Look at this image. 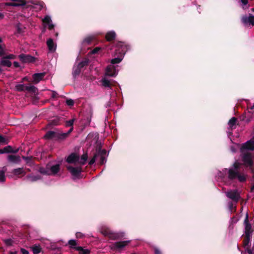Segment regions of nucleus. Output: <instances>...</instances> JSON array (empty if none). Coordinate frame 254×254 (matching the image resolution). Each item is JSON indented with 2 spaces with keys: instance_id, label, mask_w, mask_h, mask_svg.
I'll list each match as a JSON object with an SVG mask.
<instances>
[{
  "instance_id": "f257e3e1",
  "label": "nucleus",
  "mask_w": 254,
  "mask_h": 254,
  "mask_svg": "<svg viewBox=\"0 0 254 254\" xmlns=\"http://www.w3.org/2000/svg\"><path fill=\"white\" fill-rule=\"evenodd\" d=\"M238 163L235 162L234 164V169L232 168L229 170L227 169H225L223 170L222 172H219L218 173V179H220L223 181H225V180L226 179L228 176V178L230 180L238 179V180L241 182L245 181L247 176L245 174L243 173H240L238 172Z\"/></svg>"
},
{
  "instance_id": "f03ea898",
  "label": "nucleus",
  "mask_w": 254,
  "mask_h": 254,
  "mask_svg": "<svg viewBox=\"0 0 254 254\" xmlns=\"http://www.w3.org/2000/svg\"><path fill=\"white\" fill-rule=\"evenodd\" d=\"M118 73V70L116 69V67L112 64L108 65L106 69L105 76L102 79V83L105 87L110 88L111 85L113 84V82L114 81L109 80L107 76L115 77Z\"/></svg>"
},
{
  "instance_id": "7ed1b4c3",
  "label": "nucleus",
  "mask_w": 254,
  "mask_h": 254,
  "mask_svg": "<svg viewBox=\"0 0 254 254\" xmlns=\"http://www.w3.org/2000/svg\"><path fill=\"white\" fill-rule=\"evenodd\" d=\"M242 153L243 161L244 165L249 167L250 169L253 172L254 170V153L250 152H244Z\"/></svg>"
},
{
  "instance_id": "20e7f679",
  "label": "nucleus",
  "mask_w": 254,
  "mask_h": 254,
  "mask_svg": "<svg viewBox=\"0 0 254 254\" xmlns=\"http://www.w3.org/2000/svg\"><path fill=\"white\" fill-rule=\"evenodd\" d=\"M118 49L116 50V55H117V51H119V56L117 58H115L112 59L111 61L112 65L120 63L123 60L124 55L125 54V52L127 49L126 46L123 45L122 43H120L118 45Z\"/></svg>"
},
{
  "instance_id": "39448f33",
  "label": "nucleus",
  "mask_w": 254,
  "mask_h": 254,
  "mask_svg": "<svg viewBox=\"0 0 254 254\" xmlns=\"http://www.w3.org/2000/svg\"><path fill=\"white\" fill-rule=\"evenodd\" d=\"M245 233L246 237L245 245L249 243L250 238L252 235L253 230L251 224L249 222V215L247 213L244 220Z\"/></svg>"
},
{
  "instance_id": "423d86ee",
  "label": "nucleus",
  "mask_w": 254,
  "mask_h": 254,
  "mask_svg": "<svg viewBox=\"0 0 254 254\" xmlns=\"http://www.w3.org/2000/svg\"><path fill=\"white\" fill-rule=\"evenodd\" d=\"M59 169L60 166L59 164H57L51 166L50 169L48 167L46 168V169L44 168H40L39 169V172L43 174H47L49 175H55L59 172Z\"/></svg>"
},
{
  "instance_id": "0eeeda50",
  "label": "nucleus",
  "mask_w": 254,
  "mask_h": 254,
  "mask_svg": "<svg viewBox=\"0 0 254 254\" xmlns=\"http://www.w3.org/2000/svg\"><path fill=\"white\" fill-rule=\"evenodd\" d=\"M247 150H254V140H248L242 145L241 147V153L247 152Z\"/></svg>"
},
{
  "instance_id": "6e6552de",
  "label": "nucleus",
  "mask_w": 254,
  "mask_h": 254,
  "mask_svg": "<svg viewBox=\"0 0 254 254\" xmlns=\"http://www.w3.org/2000/svg\"><path fill=\"white\" fill-rule=\"evenodd\" d=\"M67 169L70 172L73 178H78L82 171L81 167H73L70 166H67Z\"/></svg>"
},
{
  "instance_id": "1a4fd4ad",
  "label": "nucleus",
  "mask_w": 254,
  "mask_h": 254,
  "mask_svg": "<svg viewBox=\"0 0 254 254\" xmlns=\"http://www.w3.org/2000/svg\"><path fill=\"white\" fill-rule=\"evenodd\" d=\"M226 194L228 197L235 202H237L240 198V193L236 190H230L226 192Z\"/></svg>"
},
{
  "instance_id": "9d476101",
  "label": "nucleus",
  "mask_w": 254,
  "mask_h": 254,
  "mask_svg": "<svg viewBox=\"0 0 254 254\" xmlns=\"http://www.w3.org/2000/svg\"><path fill=\"white\" fill-rule=\"evenodd\" d=\"M129 243V241H125L123 242H117L113 244L111 246L112 249H115L118 250H121L124 247L128 245Z\"/></svg>"
},
{
  "instance_id": "9b49d317",
  "label": "nucleus",
  "mask_w": 254,
  "mask_h": 254,
  "mask_svg": "<svg viewBox=\"0 0 254 254\" xmlns=\"http://www.w3.org/2000/svg\"><path fill=\"white\" fill-rule=\"evenodd\" d=\"M242 22L246 26L254 25V16L250 15L249 16H244L242 18Z\"/></svg>"
},
{
  "instance_id": "f8f14e48",
  "label": "nucleus",
  "mask_w": 254,
  "mask_h": 254,
  "mask_svg": "<svg viewBox=\"0 0 254 254\" xmlns=\"http://www.w3.org/2000/svg\"><path fill=\"white\" fill-rule=\"evenodd\" d=\"M46 43L50 52H54L56 51L57 46L52 39H48Z\"/></svg>"
},
{
  "instance_id": "ddd939ff",
  "label": "nucleus",
  "mask_w": 254,
  "mask_h": 254,
  "mask_svg": "<svg viewBox=\"0 0 254 254\" xmlns=\"http://www.w3.org/2000/svg\"><path fill=\"white\" fill-rule=\"evenodd\" d=\"M79 160V157L75 153L70 154L66 159V161L69 163H73Z\"/></svg>"
},
{
  "instance_id": "4468645a",
  "label": "nucleus",
  "mask_w": 254,
  "mask_h": 254,
  "mask_svg": "<svg viewBox=\"0 0 254 254\" xmlns=\"http://www.w3.org/2000/svg\"><path fill=\"white\" fill-rule=\"evenodd\" d=\"M45 73H37L33 75V82L35 84L38 83L45 76Z\"/></svg>"
},
{
  "instance_id": "2eb2a0df",
  "label": "nucleus",
  "mask_w": 254,
  "mask_h": 254,
  "mask_svg": "<svg viewBox=\"0 0 254 254\" xmlns=\"http://www.w3.org/2000/svg\"><path fill=\"white\" fill-rule=\"evenodd\" d=\"M97 158H100V163L102 164L106 162L105 156L106 155V151L105 150H101L97 153Z\"/></svg>"
},
{
  "instance_id": "dca6fc26",
  "label": "nucleus",
  "mask_w": 254,
  "mask_h": 254,
  "mask_svg": "<svg viewBox=\"0 0 254 254\" xmlns=\"http://www.w3.org/2000/svg\"><path fill=\"white\" fill-rule=\"evenodd\" d=\"M19 58L22 62H32L34 61V58L29 55L21 54L19 56Z\"/></svg>"
},
{
  "instance_id": "f3484780",
  "label": "nucleus",
  "mask_w": 254,
  "mask_h": 254,
  "mask_svg": "<svg viewBox=\"0 0 254 254\" xmlns=\"http://www.w3.org/2000/svg\"><path fill=\"white\" fill-rule=\"evenodd\" d=\"M43 22L45 24H47L49 29L50 30L53 29L54 27V25L52 22V20L50 16L46 15L43 19Z\"/></svg>"
},
{
  "instance_id": "a211bd4d",
  "label": "nucleus",
  "mask_w": 254,
  "mask_h": 254,
  "mask_svg": "<svg viewBox=\"0 0 254 254\" xmlns=\"http://www.w3.org/2000/svg\"><path fill=\"white\" fill-rule=\"evenodd\" d=\"M7 159L9 162L15 164L19 163L21 161L20 157L19 156L13 155H8Z\"/></svg>"
},
{
  "instance_id": "6ab92c4d",
  "label": "nucleus",
  "mask_w": 254,
  "mask_h": 254,
  "mask_svg": "<svg viewBox=\"0 0 254 254\" xmlns=\"http://www.w3.org/2000/svg\"><path fill=\"white\" fill-rule=\"evenodd\" d=\"M27 7L30 6L32 8L35 9L36 11L40 10L43 7V2H39L38 3H32L31 4H28Z\"/></svg>"
},
{
  "instance_id": "aec40b11",
  "label": "nucleus",
  "mask_w": 254,
  "mask_h": 254,
  "mask_svg": "<svg viewBox=\"0 0 254 254\" xmlns=\"http://www.w3.org/2000/svg\"><path fill=\"white\" fill-rule=\"evenodd\" d=\"M18 151V150L13 151L10 146H7L4 147L3 149H0V154H3L6 153H16Z\"/></svg>"
},
{
  "instance_id": "412c9836",
  "label": "nucleus",
  "mask_w": 254,
  "mask_h": 254,
  "mask_svg": "<svg viewBox=\"0 0 254 254\" xmlns=\"http://www.w3.org/2000/svg\"><path fill=\"white\" fill-rule=\"evenodd\" d=\"M116 33L113 31H110L108 32L106 35V38L107 41H110L114 40L116 37Z\"/></svg>"
},
{
  "instance_id": "4be33fe9",
  "label": "nucleus",
  "mask_w": 254,
  "mask_h": 254,
  "mask_svg": "<svg viewBox=\"0 0 254 254\" xmlns=\"http://www.w3.org/2000/svg\"><path fill=\"white\" fill-rule=\"evenodd\" d=\"M12 173L14 175L18 176L19 175H25V173H24V170L22 168H19L17 169H14L12 171Z\"/></svg>"
},
{
  "instance_id": "5701e85b",
  "label": "nucleus",
  "mask_w": 254,
  "mask_h": 254,
  "mask_svg": "<svg viewBox=\"0 0 254 254\" xmlns=\"http://www.w3.org/2000/svg\"><path fill=\"white\" fill-rule=\"evenodd\" d=\"M6 171V168L3 167L1 170H0V182H3L5 181V173Z\"/></svg>"
},
{
  "instance_id": "b1692460",
  "label": "nucleus",
  "mask_w": 254,
  "mask_h": 254,
  "mask_svg": "<svg viewBox=\"0 0 254 254\" xmlns=\"http://www.w3.org/2000/svg\"><path fill=\"white\" fill-rule=\"evenodd\" d=\"M88 159V155L87 153L83 154L81 158L79 159V163L81 165H84Z\"/></svg>"
},
{
  "instance_id": "393cba45",
  "label": "nucleus",
  "mask_w": 254,
  "mask_h": 254,
  "mask_svg": "<svg viewBox=\"0 0 254 254\" xmlns=\"http://www.w3.org/2000/svg\"><path fill=\"white\" fill-rule=\"evenodd\" d=\"M0 64L3 66H6L7 67H10L11 65V62L4 57L1 60Z\"/></svg>"
},
{
  "instance_id": "a878e982",
  "label": "nucleus",
  "mask_w": 254,
  "mask_h": 254,
  "mask_svg": "<svg viewBox=\"0 0 254 254\" xmlns=\"http://www.w3.org/2000/svg\"><path fill=\"white\" fill-rule=\"evenodd\" d=\"M75 249L78 251L79 254H89L90 252L87 249H83L81 247H77Z\"/></svg>"
},
{
  "instance_id": "bb28decb",
  "label": "nucleus",
  "mask_w": 254,
  "mask_h": 254,
  "mask_svg": "<svg viewBox=\"0 0 254 254\" xmlns=\"http://www.w3.org/2000/svg\"><path fill=\"white\" fill-rule=\"evenodd\" d=\"M31 248L34 254H39L41 250V247L39 245H34Z\"/></svg>"
},
{
  "instance_id": "cd10ccee",
  "label": "nucleus",
  "mask_w": 254,
  "mask_h": 254,
  "mask_svg": "<svg viewBox=\"0 0 254 254\" xmlns=\"http://www.w3.org/2000/svg\"><path fill=\"white\" fill-rule=\"evenodd\" d=\"M81 69L79 67V66L76 65L74 66L73 68V72L72 74L74 76H76L77 75H78L79 73H80Z\"/></svg>"
},
{
  "instance_id": "c85d7f7f",
  "label": "nucleus",
  "mask_w": 254,
  "mask_h": 254,
  "mask_svg": "<svg viewBox=\"0 0 254 254\" xmlns=\"http://www.w3.org/2000/svg\"><path fill=\"white\" fill-rule=\"evenodd\" d=\"M26 179L30 182H34L40 179V178L38 176L30 175L27 176Z\"/></svg>"
},
{
  "instance_id": "c756f323",
  "label": "nucleus",
  "mask_w": 254,
  "mask_h": 254,
  "mask_svg": "<svg viewBox=\"0 0 254 254\" xmlns=\"http://www.w3.org/2000/svg\"><path fill=\"white\" fill-rule=\"evenodd\" d=\"M237 121V119L235 117L232 118L229 121L228 125L231 129L233 128V127L235 126Z\"/></svg>"
},
{
  "instance_id": "7c9ffc66",
  "label": "nucleus",
  "mask_w": 254,
  "mask_h": 254,
  "mask_svg": "<svg viewBox=\"0 0 254 254\" xmlns=\"http://www.w3.org/2000/svg\"><path fill=\"white\" fill-rule=\"evenodd\" d=\"M8 139L0 135V146L7 144L8 143Z\"/></svg>"
},
{
  "instance_id": "2f4dec72",
  "label": "nucleus",
  "mask_w": 254,
  "mask_h": 254,
  "mask_svg": "<svg viewBox=\"0 0 254 254\" xmlns=\"http://www.w3.org/2000/svg\"><path fill=\"white\" fill-rule=\"evenodd\" d=\"M25 90L28 91L35 92L36 90V88L33 85L25 86Z\"/></svg>"
},
{
  "instance_id": "473e14b6",
  "label": "nucleus",
  "mask_w": 254,
  "mask_h": 254,
  "mask_svg": "<svg viewBox=\"0 0 254 254\" xmlns=\"http://www.w3.org/2000/svg\"><path fill=\"white\" fill-rule=\"evenodd\" d=\"M55 132L52 131H49L46 133L44 137L46 138H51L54 137Z\"/></svg>"
},
{
  "instance_id": "72a5a7b5",
  "label": "nucleus",
  "mask_w": 254,
  "mask_h": 254,
  "mask_svg": "<svg viewBox=\"0 0 254 254\" xmlns=\"http://www.w3.org/2000/svg\"><path fill=\"white\" fill-rule=\"evenodd\" d=\"M73 127H71L70 129L66 133H63L60 134V138H64L66 137L73 130Z\"/></svg>"
},
{
  "instance_id": "f704fd0d",
  "label": "nucleus",
  "mask_w": 254,
  "mask_h": 254,
  "mask_svg": "<svg viewBox=\"0 0 254 254\" xmlns=\"http://www.w3.org/2000/svg\"><path fill=\"white\" fill-rule=\"evenodd\" d=\"M15 88L19 91H23L25 90V85L23 84H17L15 86Z\"/></svg>"
},
{
  "instance_id": "c9c22d12",
  "label": "nucleus",
  "mask_w": 254,
  "mask_h": 254,
  "mask_svg": "<svg viewBox=\"0 0 254 254\" xmlns=\"http://www.w3.org/2000/svg\"><path fill=\"white\" fill-rule=\"evenodd\" d=\"M88 61L87 60H85V61H82L81 62L79 63V64L77 65L79 66V67L81 69V68H82L83 67H84L85 65H87L88 64Z\"/></svg>"
},
{
  "instance_id": "e433bc0d",
  "label": "nucleus",
  "mask_w": 254,
  "mask_h": 254,
  "mask_svg": "<svg viewBox=\"0 0 254 254\" xmlns=\"http://www.w3.org/2000/svg\"><path fill=\"white\" fill-rule=\"evenodd\" d=\"M88 61L87 60H85V61H82L81 62L79 63V64L77 65L79 66V67L81 69V68H82L83 67H84L85 65H87L88 64Z\"/></svg>"
},
{
  "instance_id": "4c0bfd02",
  "label": "nucleus",
  "mask_w": 254,
  "mask_h": 254,
  "mask_svg": "<svg viewBox=\"0 0 254 254\" xmlns=\"http://www.w3.org/2000/svg\"><path fill=\"white\" fill-rule=\"evenodd\" d=\"M88 61L87 60H85V61H82L81 62L79 63V64L77 65L79 66V67L81 69V68H82L83 67H84L85 65H87L88 64Z\"/></svg>"
},
{
  "instance_id": "58836bf2",
  "label": "nucleus",
  "mask_w": 254,
  "mask_h": 254,
  "mask_svg": "<svg viewBox=\"0 0 254 254\" xmlns=\"http://www.w3.org/2000/svg\"><path fill=\"white\" fill-rule=\"evenodd\" d=\"M74 121H75V119L73 118L71 120L66 121V126L67 127H73L72 126L73 125Z\"/></svg>"
},
{
  "instance_id": "ea45409f",
  "label": "nucleus",
  "mask_w": 254,
  "mask_h": 254,
  "mask_svg": "<svg viewBox=\"0 0 254 254\" xmlns=\"http://www.w3.org/2000/svg\"><path fill=\"white\" fill-rule=\"evenodd\" d=\"M68 244L69 245H70L71 248H76V247H75V246L76 245V242L75 240H69L68 241Z\"/></svg>"
},
{
  "instance_id": "a19ab883",
  "label": "nucleus",
  "mask_w": 254,
  "mask_h": 254,
  "mask_svg": "<svg viewBox=\"0 0 254 254\" xmlns=\"http://www.w3.org/2000/svg\"><path fill=\"white\" fill-rule=\"evenodd\" d=\"M93 39V37H91V36L88 37L84 40L83 42L84 43L89 44L91 42V41Z\"/></svg>"
},
{
  "instance_id": "79ce46f5",
  "label": "nucleus",
  "mask_w": 254,
  "mask_h": 254,
  "mask_svg": "<svg viewBox=\"0 0 254 254\" xmlns=\"http://www.w3.org/2000/svg\"><path fill=\"white\" fill-rule=\"evenodd\" d=\"M97 159V154H96L94 156L93 158L90 160V161L89 162V165L93 164L95 163V161Z\"/></svg>"
},
{
  "instance_id": "37998d69",
  "label": "nucleus",
  "mask_w": 254,
  "mask_h": 254,
  "mask_svg": "<svg viewBox=\"0 0 254 254\" xmlns=\"http://www.w3.org/2000/svg\"><path fill=\"white\" fill-rule=\"evenodd\" d=\"M248 112L254 115V104L252 106L248 108Z\"/></svg>"
},
{
  "instance_id": "c03bdc74",
  "label": "nucleus",
  "mask_w": 254,
  "mask_h": 254,
  "mask_svg": "<svg viewBox=\"0 0 254 254\" xmlns=\"http://www.w3.org/2000/svg\"><path fill=\"white\" fill-rule=\"evenodd\" d=\"M66 103L68 106H73L74 104V101L72 99H67L66 100Z\"/></svg>"
},
{
  "instance_id": "a18cd8bd",
  "label": "nucleus",
  "mask_w": 254,
  "mask_h": 254,
  "mask_svg": "<svg viewBox=\"0 0 254 254\" xmlns=\"http://www.w3.org/2000/svg\"><path fill=\"white\" fill-rule=\"evenodd\" d=\"M100 49L101 48L100 47H96L92 51V53L93 54H96L98 53L100 50Z\"/></svg>"
},
{
  "instance_id": "49530a36",
  "label": "nucleus",
  "mask_w": 254,
  "mask_h": 254,
  "mask_svg": "<svg viewBox=\"0 0 254 254\" xmlns=\"http://www.w3.org/2000/svg\"><path fill=\"white\" fill-rule=\"evenodd\" d=\"M14 57H15V56L13 55L10 54V55L7 56L6 57H5V58H6V59H7L8 60L9 59H13L14 58Z\"/></svg>"
},
{
  "instance_id": "de8ad7c7",
  "label": "nucleus",
  "mask_w": 254,
  "mask_h": 254,
  "mask_svg": "<svg viewBox=\"0 0 254 254\" xmlns=\"http://www.w3.org/2000/svg\"><path fill=\"white\" fill-rule=\"evenodd\" d=\"M20 251L22 254H29V252L24 249H21Z\"/></svg>"
},
{
  "instance_id": "09e8293b",
  "label": "nucleus",
  "mask_w": 254,
  "mask_h": 254,
  "mask_svg": "<svg viewBox=\"0 0 254 254\" xmlns=\"http://www.w3.org/2000/svg\"><path fill=\"white\" fill-rule=\"evenodd\" d=\"M4 52L3 47L0 44V56L2 55Z\"/></svg>"
},
{
  "instance_id": "8fccbe9b",
  "label": "nucleus",
  "mask_w": 254,
  "mask_h": 254,
  "mask_svg": "<svg viewBox=\"0 0 254 254\" xmlns=\"http://www.w3.org/2000/svg\"><path fill=\"white\" fill-rule=\"evenodd\" d=\"M110 237L112 239H114L118 238V237L117 236V235H114V234H111V236H110Z\"/></svg>"
},
{
  "instance_id": "3c124183",
  "label": "nucleus",
  "mask_w": 254,
  "mask_h": 254,
  "mask_svg": "<svg viewBox=\"0 0 254 254\" xmlns=\"http://www.w3.org/2000/svg\"><path fill=\"white\" fill-rule=\"evenodd\" d=\"M155 254H161V252L157 248H155L154 250Z\"/></svg>"
},
{
  "instance_id": "603ef678",
  "label": "nucleus",
  "mask_w": 254,
  "mask_h": 254,
  "mask_svg": "<svg viewBox=\"0 0 254 254\" xmlns=\"http://www.w3.org/2000/svg\"><path fill=\"white\" fill-rule=\"evenodd\" d=\"M243 5H246L248 3V0H241Z\"/></svg>"
},
{
  "instance_id": "864d4df0",
  "label": "nucleus",
  "mask_w": 254,
  "mask_h": 254,
  "mask_svg": "<svg viewBox=\"0 0 254 254\" xmlns=\"http://www.w3.org/2000/svg\"><path fill=\"white\" fill-rule=\"evenodd\" d=\"M57 93L55 91H53V93H52V98H56L57 96Z\"/></svg>"
},
{
  "instance_id": "5fc2aeb1",
  "label": "nucleus",
  "mask_w": 254,
  "mask_h": 254,
  "mask_svg": "<svg viewBox=\"0 0 254 254\" xmlns=\"http://www.w3.org/2000/svg\"><path fill=\"white\" fill-rule=\"evenodd\" d=\"M13 64H14V66H15V67H18L19 66V63L16 62H14L13 63Z\"/></svg>"
},
{
  "instance_id": "6e6d98bb",
  "label": "nucleus",
  "mask_w": 254,
  "mask_h": 254,
  "mask_svg": "<svg viewBox=\"0 0 254 254\" xmlns=\"http://www.w3.org/2000/svg\"><path fill=\"white\" fill-rule=\"evenodd\" d=\"M5 243L7 245H10L11 244V240H7L5 241Z\"/></svg>"
},
{
  "instance_id": "4d7b16f0",
  "label": "nucleus",
  "mask_w": 254,
  "mask_h": 254,
  "mask_svg": "<svg viewBox=\"0 0 254 254\" xmlns=\"http://www.w3.org/2000/svg\"><path fill=\"white\" fill-rule=\"evenodd\" d=\"M243 120H245L246 122H249L250 121H251V119H243Z\"/></svg>"
},
{
  "instance_id": "13d9d810",
  "label": "nucleus",
  "mask_w": 254,
  "mask_h": 254,
  "mask_svg": "<svg viewBox=\"0 0 254 254\" xmlns=\"http://www.w3.org/2000/svg\"><path fill=\"white\" fill-rule=\"evenodd\" d=\"M231 151L233 152H235L236 151L235 149H234V148L233 147H231Z\"/></svg>"
},
{
  "instance_id": "bf43d9fd",
  "label": "nucleus",
  "mask_w": 254,
  "mask_h": 254,
  "mask_svg": "<svg viewBox=\"0 0 254 254\" xmlns=\"http://www.w3.org/2000/svg\"><path fill=\"white\" fill-rule=\"evenodd\" d=\"M23 159L25 160H28L29 159V157H24V156H23L22 157Z\"/></svg>"
},
{
  "instance_id": "052dcab7",
  "label": "nucleus",
  "mask_w": 254,
  "mask_h": 254,
  "mask_svg": "<svg viewBox=\"0 0 254 254\" xmlns=\"http://www.w3.org/2000/svg\"><path fill=\"white\" fill-rule=\"evenodd\" d=\"M3 14H2V13H1V12H0V19L2 18H3Z\"/></svg>"
},
{
  "instance_id": "680f3d73",
  "label": "nucleus",
  "mask_w": 254,
  "mask_h": 254,
  "mask_svg": "<svg viewBox=\"0 0 254 254\" xmlns=\"http://www.w3.org/2000/svg\"><path fill=\"white\" fill-rule=\"evenodd\" d=\"M76 237H80V233H77V234H76Z\"/></svg>"
},
{
  "instance_id": "e2e57ef3",
  "label": "nucleus",
  "mask_w": 254,
  "mask_h": 254,
  "mask_svg": "<svg viewBox=\"0 0 254 254\" xmlns=\"http://www.w3.org/2000/svg\"><path fill=\"white\" fill-rule=\"evenodd\" d=\"M10 254H17L16 252H12L10 253Z\"/></svg>"
},
{
  "instance_id": "0e129e2a",
  "label": "nucleus",
  "mask_w": 254,
  "mask_h": 254,
  "mask_svg": "<svg viewBox=\"0 0 254 254\" xmlns=\"http://www.w3.org/2000/svg\"><path fill=\"white\" fill-rule=\"evenodd\" d=\"M252 191L253 192H254V186H253V187L252 188Z\"/></svg>"
},
{
  "instance_id": "69168bd1",
  "label": "nucleus",
  "mask_w": 254,
  "mask_h": 254,
  "mask_svg": "<svg viewBox=\"0 0 254 254\" xmlns=\"http://www.w3.org/2000/svg\"><path fill=\"white\" fill-rule=\"evenodd\" d=\"M231 134H232V132H228V136H230Z\"/></svg>"
},
{
  "instance_id": "338daca9",
  "label": "nucleus",
  "mask_w": 254,
  "mask_h": 254,
  "mask_svg": "<svg viewBox=\"0 0 254 254\" xmlns=\"http://www.w3.org/2000/svg\"><path fill=\"white\" fill-rule=\"evenodd\" d=\"M23 80H26L27 78L26 77H25V78H23Z\"/></svg>"
},
{
  "instance_id": "774afa93",
  "label": "nucleus",
  "mask_w": 254,
  "mask_h": 254,
  "mask_svg": "<svg viewBox=\"0 0 254 254\" xmlns=\"http://www.w3.org/2000/svg\"><path fill=\"white\" fill-rule=\"evenodd\" d=\"M248 252L249 254H251V251H249Z\"/></svg>"
}]
</instances>
